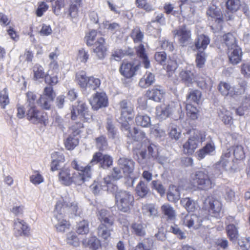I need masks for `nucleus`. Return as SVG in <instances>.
<instances>
[{
  "instance_id": "13",
  "label": "nucleus",
  "mask_w": 250,
  "mask_h": 250,
  "mask_svg": "<svg viewBox=\"0 0 250 250\" xmlns=\"http://www.w3.org/2000/svg\"><path fill=\"white\" fill-rule=\"evenodd\" d=\"M203 221L202 216L195 214L190 215L187 214L184 218L183 224L189 229L192 228L194 229H198L202 227Z\"/></svg>"
},
{
  "instance_id": "49",
  "label": "nucleus",
  "mask_w": 250,
  "mask_h": 250,
  "mask_svg": "<svg viewBox=\"0 0 250 250\" xmlns=\"http://www.w3.org/2000/svg\"><path fill=\"white\" fill-rule=\"evenodd\" d=\"M142 212L144 214L148 216H156L157 214V209L153 204H146L142 207Z\"/></svg>"
},
{
  "instance_id": "8",
  "label": "nucleus",
  "mask_w": 250,
  "mask_h": 250,
  "mask_svg": "<svg viewBox=\"0 0 250 250\" xmlns=\"http://www.w3.org/2000/svg\"><path fill=\"white\" fill-rule=\"evenodd\" d=\"M26 117L29 121L35 125L46 126L48 123L47 113L39 110L35 105L28 107Z\"/></svg>"
},
{
  "instance_id": "48",
  "label": "nucleus",
  "mask_w": 250,
  "mask_h": 250,
  "mask_svg": "<svg viewBox=\"0 0 250 250\" xmlns=\"http://www.w3.org/2000/svg\"><path fill=\"white\" fill-rule=\"evenodd\" d=\"M206 141L204 146V156L205 155H214L216 153V147L214 143L212 140L207 141L204 138V142Z\"/></svg>"
},
{
  "instance_id": "60",
  "label": "nucleus",
  "mask_w": 250,
  "mask_h": 250,
  "mask_svg": "<svg viewBox=\"0 0 250 250\" xmlns=\"http://www.w3.org/2000/svg\"><path fill=\"white\" fill-rule=\"evenodd\" d=\"M53 101H51L50 98L41 95L38 100V104L43 109L48 110L51 107V103Z\"/></svg>"
},
{
  "instance_id": "63",
  "label": "nucleus",
  "mask_w": 250,
  "mask_h": 250,
  "mask_svg": "<svg viewBox=\"0 0 250 250\" xmlns=\"http://www.w3.org/2000/svg\"><path fill=\"white\" fill-rule=\"evenodd\" d=\"M222 122L225 125H231L233 123L232 113L229 111H222L220 115Z\"/></svg>"
},
{
  "instance_id": "36",
  "label": "nucleus",
  "mask_w": 250,
  "mask_h": 250,
  "mask_svg": "<svg viewBox=\"0 0 250 250\" xmlns=\"http://www.w3.org/2000/svg\"><path fill=\"white\" fill-rule=\"evenodd\" d=\"M155 81V76L151 72H146V77L141 78L139 82V85L142 88H147L152 84Z\"/></svg>"
},
{
  "instance_id": "28",
  "label": "nucleus",
  "mask_w": 250,
  "mask_h": 250,
  "mask_svg": "<svg viewBox=\"0 0 250 250\" xmlns=\"http://www.w3.org/2000/svg\"><path fill=\"white\" fill-rule=\"evenodd\" d=\"M167 196L169 202H177L180 198V192L179 188L174 185L169 186Z\"/></svg>"
},
{
  "instance_id": "30",
  "label": "nucleus",
  "mask_w": 250,
  "mask_h": 250,
  "mask_svg": "<svg viewBox=\"0 0 250 250\" xmlns=\"http://www.w3.org/2000/svg\"><path fill=\"white\" fill-rule=\"evenodd\" d=\"M76 134L71 133L64 141L65 148L68 150L74 149L79 144V139Z\"/></svg>"
},
{
  "instance_id": "29",
  "label": "nucleus",
  "mask_w": 250,
  "mask_h": 250,
  "mask_svg": "<svg viewBox=\"0 0 250 250\" xmlns=\"http://www.w3.org/2000/svg\"><path fill=\"white\" fill-rule=\"evenodd\" d=\"M146 225L142 221L134 222L131 225L132 232L138 236L143 237L146 235Z\"/></svg>"
},
{
  "instance_id": "12",
  "label": "nucleus",
  "mask_w": 250,
  "mask_h": 250,
  "mask_svg": "<svg viewBox=\"0 0 250 250\" xmlns=\"http://www.w3.org/2000/svg\"><path fill=\"white\" fill-rule=\"evenodd\" d=\"M173 34L174 36L178 37V42L183 47L187 46L191 40V32L187 28L186 25L174 30Z\"/></svg>"
},
{
  "instance_id": "1",
  "label": "nucleus",
  "mask_w": 250,
  "mask_h": 250,
  "mask_svg": "<svg viewBox=\"0 0 250 250\" xmlns=\"http://www.w3.org/2000/svg\"><path fill=\"white\" fill-rule=\"evenodd\" d=\"M71 167L77 172L73 171L69 167H62L59 169L58 176L59 181L65 186L72 184L81 185L91 177V166L87 165L81 166L79 162L74 159L71 162Z\"/></svg>"
},
{
  "instance_id": "7",
  "label": "nucleus",
  "mask_w": 250,
  "mask_h": 250,
  "mask_svg": "<svg viewBox=\"0 0 250 250\" xmlns=\"http://www.w3.org/2000/svg\"><path fill=\"white\" fill-rule=\"evenodd\" d=\"M141 67V62L136 60L132 61L124 60L120 63L119 72L125 79H131L137 74Z\"/></svg>"
},
{
  "instance_id": "43",
  "label": "nucleus",
  "mask_w": 250,
  "mask_h": 250,
  "mask_svg": "<svg viewBox=\"0 0 250 250\" xmlns=\"http://www.w3.org/2000/svg\"><path fill=\"white\" fill-rule=\"evenodd\" d=\"M135 3L137 8L143 9L147 13L154 10V6L148 1V0H135Z\"/></svg>"
},
{
  "instance_id": "3",
  "label": "nucleus",
  "mask_w": 250,
  "mask_h": 250,
  "mask_svg": "<svg viewBox=\"0 0 250 250\" xmlns=\"http://www.w3.org/2000/svg\"><path fill=\"white\" fill-rule=\"evenodd\" d=\"M231 153L229 150L224 153L220 160L215 165V168H221L226 170L231 169ZM221 169L215 170V167L208 168L205 176L204 172V190L209 189L214 186L213 178L219 174Z\"/></svg>"
},
{
  "instance_id": "35",
  "label": "nucleus",
  "mask_w": 250,
  "mask_h": 250,
  "mask_svg": "<svg viewBox=\"0 0 250 250\" xmlns=\"http://www.w3.org/2000/svg\"><path fill=\"white\" fill-rule=\"evenodd\" d=\"M186 112L187 116L191 120H195L198 118L199 111L197 107L191 103H185Z\"/></svg>"
},
{
  "instance_id": "5",
  "label": "nucleus",
  "mask_w": 250,
  "mask_h": 250,
  "mask_svg": "<svg viewBox=\"0 0 250 250\" xmlns=\"http://www.w3.org/2000/svg\"><path fill=\"white\" fill-rule=\"evenodd\" d=\"M98 33L96 30H91L86 34L84 40L87 46H94L93 52L95 54L98 59L103 60L106 56L107 48L104 38L101 37L97 38Z\"/></svg>"
},
{
  "instance_id": "38",
  "label": "nucleus",
  "mask_w": 250,
  "mask_h": 250,
  "mask_svg": "<svg viewBox=\"0 0 250 250\" xmlns=\"http://www.w3.org/2000/svg\"><path fill=\"white\" fill-rule=\"evenodd\" d=\"M130 36L135 43L142 42L144 37V33L141 31L140 27L135 26L131 30Z\"/></svg>"
},
{
  "instance_id": "19",
  "label": "nucleus",
  "mask_w": 250,
  "mask_h": 250,
  "mask_svg": "<svg viewBox=\"0 0 250 250\" xmlns=\"http://www.w3.org/2000/svg\"><path fill=\"white\" fill-rule=\"evenodd\" d=\"M134 117V111H124L121 112L119 118L121 124V129L122 131L127 130L130 128L129 122L132 121Z\"/></svg>"
},
{
  "instance_id": "45",
  "label": "nucleus",
  "mask_w": 250,
  "mask_h": 250,
  "mask_svg": "<svg viewBox=\"0 0 250 250\" xmlns=\"http://www.w3.org/2000/svg\"><path fill=\"white\" fill-rule=\"evenodd\" d=\"M178 66V64L176 60L172 59L170 57H169L167 61V64L165 68L168 76L170 77L174 73Z\"/></svg>"
},
{
  "instance_id": "40",
  "label": "nucleus",
  "mask_w": 250,
  "mask_h": 250,
  "mask_svg": "<svg viewBox=\"0 0 250 250\" xmlns=\"http://www.w3.org/2000/svg\"><path fill=\"white\" fill-rule=\"evenodd\" d=\"M223 40L228 47V50L238 46L236 44V39L231 33H229L224 35Z\"/></svg>"
},
{
  "instance_id": "24",
  "label": "nucleus",
  "mask_w": 250,
  "mask_h": 250,
  "mask_svg": "<svg viewBox=\"0 0 250 250\" xmlns=\"http://www.w3.org/2000/svg\"><path fill=\"white\" fill-rule=\"evenodd\" d=\"M228 54L229 62L233 65L237 64L242 60V52L239 46L229 50Z\"/></svg>"
},
{
  "instance_id": "34",
  "label": "nucleus",
  "mask_w": 250,
  "mask_h": 250,
  "mask_svg": "<svg viewBox=\"0 0 250 250\" xmlns=\"http://www.w3.org/2000/svg\"><path fill=\"white\" fill-rule=\"evenodd\" d=\"M89 79V77L86 76V72L82 71L77 73L76 74L75 81L81 88L86 89L87 83Z\"/></svg>"
},
{
  "instance_id": "52",
  "label": "nucleus",
  "mask_w": 250,
  "mask_h": 250,
  "mask_svg": "<svg viewBox=\"0 0 250 250\" xmlns=\"http://www.w3.org/2000/svg\"><path fill=\"white\" fill-rule=\"evenodd\" d=\"M107 135L109 138L114 139L117 136V130L111 120H107L106 125Z\"/></svg>"
},
{
  "instance_id": "11",
  "label": "nucleus",
  "mask_w": 250,
  "mask_h": 250,
  "mask_svg": "<svg viewBox=\"0 0 250 250\" xmlns=\"http://www.w3.org/2000/svg\"><path fill=\"white\" fill-rule=\"evenodd\" d=\"M98 163L99 164L101 167L107 168L112 165L113 159L108 154H104L101 152H96L93 154L89 165Z\"/></svg>"
},
{
  "instance_id": "58",
  "label": "nucleus",
  "mask_w": 250,
  "mask_h": 250,
  "mask_svg": "<svg viewBox=\"0 0 250 250\" xmlns=\"http://www.w3.org/2000/svg\"><path fill=\"white\" fill-rule=\"evenodd\" d=\"M95 142L96 146L100 150H103L107 145V141L104 135H101L95 139Z\"/></svg>"
},
{
  "instance_id": "37",
  "label": "nucleus",
  "mask_w": 250,
  "mask_h": 250,
  "mask_svg": "<svg viewBox=\"0 0 250 250\" xmlns=\"http://www.w3.org/2000/svg\"><path fill=\"white\" fill-rule=\"evenodd\" d=\"M33 79L35 81L44 79L46 73L43 66L39 63H36L32 67Z\"/></svg>"
},
{
  "instance_id": "53",
  "label": "nucleus",
  "mask_w": 250,
  "mask_h": 250,
  "mask_svg": "<svg viewBox=\"0 0 250 250\" xmlns=\"http://www.w3.org/2000/svg\"><path fill=\"white\" fill-rule=\"evenodd\" d=\"M120 112L134 111L133 104L128 100H123L119 103Z\"/></svg>"
},
{
  "instance_id": "22",
  "label": "nucleus",
  "mask_w": 250,
  "mask_h": 250,
  "mask_svg": "<svg viewBox=\"0 0 250 250\" xmlns=\"http://www.w3.org/2000/svg\"><path fill=\"white\" fill-rule=\"evenodd\" d=\"M127 131V137L132 141L141 142L146 138L145 133L136 127H134L132 130H131L130 127Z\"/></svg>"
},
{
  "instance_id": "27",
  "label": "nucleus",
  "mask_w": 250,
  "mask_h": 250,
  "mask_svg": "<svg viewBox=\"0 0 250 250\" xmlns=\"http://www.w3.org/2000/svg\"><path fill=\"white\" fill-rule=\"evenodd\" d=\"M55 217L58 221L57 224L55 225L57 231L63 233L70 229L71 224L68 220L58 215H56Z\"/></svg>"
},
{
  "instance_id": "33",
  "label": "nucleus",
  "mask_w": 250,
  "mask_h": 250,
  "mask_svg": "<svg viewBox=\"0 0 250 250\" xmlns=\"http://www.w3.org/2000/svg\"><path fill=\"white\" fill-rule=\"evenodd\" d=\"M162 214L167 220H174L176 218V212L173 208L168 204L163 205L161 207Z\"/></svg>"
},
{
  "instance_id": "62",
  "label": "nucleus",
  "mask_w": 250,
  "mask_h": 250,
  "mask_svg": "<svg viewBox=\"0 0 250 250\" xmlns=\"http://www.w3.org/2000/svg\"><path fill=\"white\" fill-rule=\"evenodd\" d=\"M66 242L68 244L74 247H77L80 244L79 238L73 232H69L67 234Z\"/></svg>"
},
{
  "instance_id": "54",
  "label": "nucleus",
  "mask_w": 250,
  "mask_h": 250,
  "mask_svg": "<svg viewBox=\"0 0 250 250\" xmlns=\"http://www.w3.org/2000/svg\"><path fill=\"white\" fill-rule=\"evenodd\" d=\"M65 5L64 0H54L51 4L53 13L56 15H59L61 9L64 7Z\"/></svg>"
},
{
  "instance_id": "25",
  "label": "nucleus",
  "mask_w": 250,
  "mask_h": 250,
  "mask_svg": "<svg viewBox=\"0 0 250 250\" xmlns=\"http://www.w3.org/2000/svg\"><path fill=\"white\" fill-rule=\"evenodd\" d=\"M82 244L83 247L89 248L92 250H98L101 247V241L95 236L84 239L82 241Z\"/></svg>"
},
{
  "instance_id": "57",
  "label": "nucleus",
  "mask_w": 250,
  "mask_h": 250,
  "mask_svg": "<svg viewBox=\"0 0 250 250\" xmlns=\"http://www.w3.org/2000/svg\"><path fill=\"white\" fill-rule=\"evenodd\" d=\"M101 83V80L93 76L89 77V79L87 83V88H89L93 90H96L100 86Z\"/></svg>"
},
{
  "instance_id": "26",
  "label": "nucleus",
  "mask_w": 250,
  "mask_h": 250,
  "mask_svg": "<svg viewBox=\"0 0 250 250\" xmlns=\"http://www.w3.org/2000/svg\"><path fill=\"white\" fill-rule=\"evenodd\" d=\"M68 12V15L72 18L78 16L79 8L83 6V0H70Z\"/></svg>"
},
{
  "instance_id": "44",
  "label": "nucleus",
  "mask_w": 250,
  "mask_h": 250,
  "mask_svg": "<svg viewBox=\"0 0 250 250\" xmlns=\"http://www.w3.org/2000/svg\"><path fill=\"white\" fill-rule=\"evenodd\" d=\"M226 231L229 240L233 242L236 241L239 235L236 227L233 224H229L226 227Z\"/></svg>"
},
{
  "instance_id": "9",
  "label": "nucleus",
  "mask_w": 250,
  "mask_h": 250,
  "mask_svg": "<svg viewBox=\"0 0 250 250\" xmlns=\"http://www.w3.org/2000/svg\"><path fill=\"white\" fill-rule=\"evenodd\" d=\"M89 103L92 109L97 111L108 105V97L104 92H97L89 100Z\"/></svg>"
},
{
  "instance_id": "64",
  "label": "nucleus",
  "mask_w": 250,
  "mask_h": 250,
  "mask_svg": "<svg viewBox=\"0 0 250 250\" xmlns=\"http://www.w3.org/2000/svg\"><path fill=\"white\" fill-rule=\"evenodd\" d=\"M227 8L231 11H236L241 5L240 0H228L226 2Z\"/></svg>"
},
{
  "instance_id": "15",
  "label": "nucleus",
  "mask_w": 250,
  "mask_h": 250,
  "mask_svg": "<svg viewBox=\"0 0 250 250\" xmlns=\"http://www.w3.org/2000/svg\"><path fill=\"white\" fill-rule=\"evenodd\" d=\"M118 165L125 176L129 177L133 174L135 167V163L133 160L124 157L120 158L118 160Z\"/></svg>"
},
{
  "instance_id": "51",
  "label": "nucleus",
  "mask_w": 250,
  "mask_h": 250,
  "mask_svg": "<svg viewBox=\"0 0 250 250\" xmlns=\"http://www.w3.org/2000/svg\"><path fill=\"white\" fill-rule=\"evenodd\" d=\"M49 72L46 73L44 78L45 83L50 86H54L57 84L59 82V78L57 73L53 72L51 74H49Z\"/></svg>"
},
{
  "instance_id": "31",
  "label": "nucleus",
  "mask_w": 250,
  "mask_h": 250,
  "mask_svg": "<svg viewBox=\"0 0 250 250\" xmlns=\"http://www.w3.org/2000/svg\"><path fill=\"white\" fill-rule=\"evenodd\" d=\"M136 195L139 198L145 197L149 191L146 184L143 181H140L136 186L135 189Z\"/></svg>"
},
{
  "instance_id": "42",
  "label": "nucleus",
  "mask_w": 250,
  "mask_h": 250,
  "mask_svg": "<svg viewBox=\"0 0 250 250\" xmlns=\"http://www.w3.org/2000/svg\"><path fill=\"white\" fill-rule=\"evenodd\" d=\"M115 180H114L112 179V177L111 176H106L104 179V185L103 186L106 187V188L105 189V190H106L108 191H110L111 192H116L118 191V187L114 183V181Z\"/></svg>"
},
{
  "instance_id": "39",
  "label": "nucleus",
  "mask_w": 250,
  "mask_h": 250,
  "mask_svg": "<svg viewBox=\"0 0 250 250\" xmlns=\"http://www.w3.org/2000/svg\"><path fill=\"white\" fill-rule=\"evenodd\" d=\"M170 107L169 105H160L156 108V115L161 119L167 118L170 114Z\"/></svg>"
},
{
  "instance_id": "32",
  "label": "nucleus",
  "mask_w": 250,
  "mask_h": 250,
  "mask_svg": "<svg viewBox=\"0 0 250 250\" xmlns=\"http://www.w3.org/2000/svg\"><path fill=\"white\" fill-rule=\"evenodd\" d=\"M202 97V92L197 89L191 90L186 96V103H194L197 104H199Z\"/></svg>"
},
{
  "instance_id": "14",
  "label": "nucleus",
  "mask_w": 250,
  "mask_h": 250,
  "mask_svg": "<svg viewBox=\"0 0 250 250\" xmlns=\"http://www.w3.org/2000/svg\"><path fill=\"white\" fill-rule=\"evenodd\" d=\"M165 91L160 85H155L153 88L148 89L146 95L149 99L156 102H161L164 98Z\"/></svg>"
},
{
  "instance_id": "21",
  "label": "nucleus",
  "mask_w": 250,
  "mask_h": 250,
  "mask_svg": "<svg viewBox=\"0 0 250 250\" xmlns=\"http://www.w3.org/2000/svg\"><path fill=\"white\" fill-rule=\"evenodd\" d=\"M52 160L50 164V170L55 171L60 169L61 164L65 162L64 155L58 152H54L51 155Z\"/></svg>"
},
{
  "instance_id": "50",
  "label": "nucleus",
  "mask_w": 250,
  "mask_h": 250,
  "mask_svg": "<svg viewBox=\"0 0 250 250\" xmlns=\"http://www.w3.org/2000/svg\"><path fill=\"white\" fill-rule=\"evenodd\" d=\"M9 103L8 89L5 87L0 91V106L1 108L5 109Z\"/></svg>"
},
{
  "instance_id": "20",
  "label": "nucleus",
  "mask_w": 250,
  "mask_h": 250,
  "mask_svg": "<svg viewBox=\"0 0 250 250\" xmlns=\"http://www.w3.org/2000/svg\"><path fill=\"white\" fill-rule=\"evenodd\" d=\"M204 204L208 209V212L210 214L215 215L219 213L221 209V203L218 200L215 199L212 197H208L204 201Z\"/></svg>"
},
{
  "instance_id": "56",
  "label": "nucleus",
  "mask_w": 250,
  "mask_h": 250,
  "mask_svg": "<svg viewBox=\"0 0 250 250\" xmlns=\"http://www.w3.org/2000/svg\"><path fill=\"white\" fill-rule=\"evenodd\" d=\"M30 181L34 185H37L42 183L44 178L38 170H34L33 174L30 176Z\"/></svg>"
},
{
  "instance_id": "2",
  "label": "nucleus",
  "mask_w": 250,
  "mask_h": 250,
  "mask_svg": "<svg viewBox=\"0 0 250 250\" xmlns=\"http://www.w3.org/2000/svg\"><path fill=\"white\" fill-rule=\"evenodd\" d=\"M77 103V105H73L70 107V118L73 121L79 119L81 122H76L70 129L72 133L78 135L81 133V129L84 128L83 123L92 120L93 114L85 102L79 101Z\"/></svg>"
},
{
  "instance_id": "59",
  "label": "nucleus",
  "mask_w": 250,
  "mask_h": 250,
  "mask_svg": "<svg viewBox=\"0 0 250 250\" xmlns=\"http://www.w3.org/2000/svg\"><path fill=\"white\" fill-rule=\"evenodd\" d=\"M181 134V131L176 125H172L170 127L168 135L171 139L178 140L180 137Z\"/></svg>"
},
{
  "instance_id": "46",
  "label": "nucleus",
  "mask_w": 250,
  "mask_h": 250,
  "mask_svg": "<svg viewBox=\"0 0 250 250\" xmlns=\"http://www.w3.org/2000/svg\"><path fill=\"white\" fill-rule=\"evenodd\" d=\"M68 202L64 200L57 201L55 206V211L59 216H62V214L67 211Z\"/></svg>"
},
{
  "instance_id": "61",
  "label": "nucleus",
  "mask_w": 250,
  "mask_h": 250,
  "mask_svg": "<svg viewBox=\"0 0 250 250\" xmlns=\"http://www.w3.org/2000/svg\"><path fill=\"white\" fill-rule=\"evenodd\" d=\"M169 232L175 235L180 240H183L186 238L185 233L180 229L177 225L171 226Z\"/></svg>"
},
{
  "instance_id": "4",
  "label": "nucleus",
  "mask_w": 250,
  "mask_h": 250,
  "mask_svg": "<svg viewBox=\"0 0 250 250\" xmlns=\"http://www.w3.org/2000/svg\"><path fill=\"white\" fill-rule=\"evenodd\" d=\"M97 216L100 222L97 229V235L99 238L107 240L111 237V232L113 231L114 217L108 211L104 209L100 210Z\"/></svg>"
},
{
  "instance_id": "17",
  "label": "nucleus",
  "mask_w": 250,
  "mask_h": 250,
  "mask_svg": "<svg viewBox=\"0 0 250 250\" xmlns=\"http://www.w3.org/2000/svg\"><path fill=\"white\" fill-rule=\"evenodd\" d=\"M179 76L182 82L187 86L197 81V75L189 70H182Z\"/></svg>"
},
{
  "instance_id": "47",
  "label": "nucleus",
  "mask_w": 250,
  "mask_h": 250,
  "mask_svg": "<svg viewBox=\"0 0 250 250\" xmlns=\"http://www.w3.org/2000/svg\"><path fill=\"white\" fill-rule=\"evenodd\" d=\"M76 231L79 234H88L89 231L88 221L86 220L80 221L77 224Z\"/></svg>"
},
{
  "instance_id": "55",
  "label": "nucleus",
  "mask_w": 250,
  "mask_h": 250,
  "mask_svg": "<svg viewBox=\"0 0 250 250\" xmlns=\"http://www.w3.org/2000/svg\"><path fill=\"white\" fill-rule=\"evenodd\" d=\"M49 8L48 5L45 1H39L37 4V8L36 10V15L38 17L43 16Z\"/></svg>"
},
{
  "instance_id": "10",
  "label": "nucleus",
  "mask_w": 250,
  "mask_h": 250,
  "mask_svg": "<svg viewBox=\"0 0 250 250\" xmlns=\"http://www.w3.org/2000/svg\"><path fill=\"white\" fill-rule=\"evenodd\" d=\"M13 233L16 237H28L30 235V228L23 220L16 218L13 221Z\"/></svg>"
},
{
  "instance_id": "18",
  "label": "nucleus",
  "mask_w": 250,
  "mask_h": 250,
  "mask_svg": "<svg viewBox=\"0 0 250 250\" xmlns=\"http://www.w3.org/2000/svg\"><path fill=\"white\" fill-rule=\"evenodd\" d=\"M135 49L137 56L141 60L144 67L146 69L149 68L150 66V62L144 45L140 43L138 46L135 47Z\"/></svg>"
},
{
  "instance_id": "23",
  "label": "nucleus",
  "mask_w": 250,
  "mask_h": 250,
  "mask_svg": "<svg viewBox=\"0 0 250 250\" xmlns=\"http://www.w3.org/2000/svg\"><path fill=\"white\" fill-rule=\"evenodd\" d=\"M133 55V51L130 49L124 50L117 48L112 51L110 59L117 62H120L125 57H131Z\"/></svg>"
},
{
  "instance_id": "6",
  "label": "nucleus",
  "mask_w": 250,
  "mask_h": 250,
  "mask_svg": "<svg viewBox=\"0 0 250 250\" xmlns=\"http://www.w3.org/2000/svg\"><path fill=\"white\" fill-rule=\"evenodd\" d=\"M115 205L118 210L124 213H130L134 208L135 198L130 191L120 190L115 193Z\"/></svg>"
},
{
  "instance_id": "41",
  "label": "nucleus",
  "mask_w": 250,
  "mask_h": 250,
  "mask_svg": "<svg viewBox=\"0 0 250 250\" xmlns=\"http://www.w3.org/2000/svg\"><path fill=\"white\" fill-rule=\"evenodd\" d=\"M135 120L137 125L143 127H147L150 124V118L146 115L138 114L136 116Z\"/></svg>"
},
{
  "instance_id": "16",
  "label": "nucleus",
  "mask_w": 250,
  "mask_h": 250,
  "mask_svg": "<svg viewBox=\"0 0 250 250\" xmlns=\"http://www.w3.org/2000/svg\"><path fill=\"white\" fill-rule=\"evenodd\" d=\"M200 137L199 136L190 137L183 145V151L186 154H193L198 146Z\"/></svg>"
}]
</instances>
